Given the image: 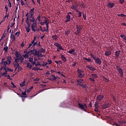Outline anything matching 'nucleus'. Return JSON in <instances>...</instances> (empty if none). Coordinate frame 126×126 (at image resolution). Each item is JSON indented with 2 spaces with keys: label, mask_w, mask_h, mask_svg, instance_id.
<instances>
[{
  "label": "nucleus",
  "mask_w": 126,
  "mask_h": 126,
  "mask_svg": "<svg viewBox=\"0 0 126 126\" xmlns=\"http://www.w3.org/2000/svg\"><path fill=\"white\" fill-rule=\"evenodd\" d=\"M37 20H35V17H30V18H26V23L28 25L29 28L31 27L32 28V31L33 32H36L38 30H37Z\"/></svg>",
  "instance_id": "obj_1"
},
{
  "label": "nucleus",
  "mask_w": 126,
  "mask_h": 126,
  "mask_svg": "<svg viewBox=\"0 0 126 126\" xmlns=\"http://www.w3.org/2000/svg\"><path fill=\"white\" fill-rule=\"evenodd\" d=\"M4 59L5 58L2 59L0 64L3 67V69L5 71V73H7L8 72H12L13 70L12 69L9 68L8 67H6V65L10 64L12 58L11 57H7V61H4Z\"/></svg>",
  "instance_id": "obj_2"
},
{
  "label": "nucleus",
  "mask_w": 126,
  "mask_h": 126,
  "mask_svg": "<svg viewBox=\"0 0 126 126\" xmlns=\"http://www.w3.org/2000/svg\"><path fill=\"white\" fill-rule=\"evenodd\" d=\"M90 56H91V58H92V59H93V60L95 61V63H96V64L101 65V63H102V61H101V59H100L98 57H96V56H94L92 54H90Z\"/></svg>",
  "instance_id": "obj_3"
},
{
  "label": "nucleus",
  "mask_w": 126,
  "mask_h": 126,
  "mask_svg": "<svg viewBox=\"0 0 126 126\" xmlns=\"http://www.w3.org/2000/svg\"><path fill=\"white\" fill-rule=\"evenodd\" d=\"M82 30H83V26L77 25V31L74 32V35H76V36L79 35L81 34Z\"/></svg>",
  "instance_id": "obj_4"
},
{
  "label": "nucleus",
  "mask_w": 126,
  "mask_h": 126,
  "mask_svg": "<svg viewBox=\"0 0 126 126\" xmlns=\"http://www.w3.org/2000/svg\"><path fill=\"white\" fill-rule=\"evenodd\" d=\"M77 72H78V78L82 79L85 76L84 70H82L80 68H77Z\"/></svg>",
  "instance_id": "obj_5"
},
{
  "label": "nucleus",
  "mask_w": 126,
  "mask_h": 126,
  "mask_svg": "<svg viewBox=\"0 0 126 126\" xmlns=\"http://www.w3.org/2000/svg\"><path fill=\"white\" fill-rule=\"evenodd\" d=\"M116 70H117V71H119V73L120 74V76L123 78L124 76V71L123 70V69H122V68L119 65H116Z\"/></svg>",
  "instance_id": "obj_6"
},
{
  "label": "nucleus",
  "mask_w": 126,
  "mask_h": 126,
  "mask_svg": "<svg viewBox=\"0 0 126 126\" xmlns=\"http://www.w3.org/2000/svg\"><path fill=\"white\" fill-rule=\"evenodd\" d=\"M79 105V108L81 109V110H83L85 111L86 109H87V107L85 103L81 104L79 103L78 104Z\"/></svg>",
  "instance_id": "obj_7"
},
{
  "label": "nucleus",
  "mask_w": 126,
  "mask_h": 126,
  "mask_svg": "<svg viewBox=\"0 0 126 126\" xmlns=\"http://www.w3.org/2000/svg\"><path fill=\"white\" fill-rule=\"evenodd\" d=\"M32 53H33V51H25L24 52V53H25V55H23V56L24 57L23 58H25L27 59L29 57V55L30 54H32Z\"/></svg>",
  "instance_id": "obj_8"
},
{
  "label": "nucleus",
  "mask_w": 126,
  "mask_h": 126,
  "mask_svg": "<svg viewBox=\"0 0 126 126\" xmlns=\"http://www.w3.org/2000/svg\"><path fill=\"white\" fill-rule=\"evenodd\" d=\"M40 31L42 32H49V26H46V28L44 27L43 29L41 28Z\"/></svg>",
  "instance_id": "obj_9"
},
{
  "label": "nucleus",
  "mask_w": 126,
  "mask_h": 126,
  "mask_svg": "<svg viewBox=\"0 0 126 126\" xmlns=\"http://www.w3.org/2000/svg\"><path fill=\"white\" fill-rule=\"evenodd\" d=\"M54 46H56L58 48H59L60 50H63V46H61V45L58 42L54 43Z\"/></svg>",
  "instance_id": "obj_10"
},
{
  "label": "nucleus",
  "mask_w": 126,
  "mask_h": 126,
  "mask_svg": "<svg viewBox=\"0 0 126 126\" xmlns=\"http://www.w3.org/2000/svg\"><path fill=\"white\" fill-rule=\"evenodd\" d=\"M36 40V37H33V39H32V40L31 42V43H30V44H29V47H28V49L31 48H32V47H33V46H32V43H33V42H35V41Z\"/></svg>",
  "instance_id": "obj_11"
},
{
  "label": "nucleus",
  "mask_w": 126,
  "mask_h": 126,
  "mask_svg": "<svg viewBox=\"0 0 126 126\" xmlns=\"http://www.w3.org/2000/svg\"><path fill=\"white\" fill-rule=\"evenodd\" d=\"M35 10V8H32L30 10V12L27 13L30 14V17H33V10Z\"/></svg>",
  "instance_id": "obj_12"
},
{
  "label": "nucleus",
  "mask_w": 126,
  "mask_h": 126,
  "mask_svg": "<svg viewBox=\"0 0 126 126\" xmlns=\"http://www.w3.org/2000/svg\"><path fill=\"white\" fill-rule=\"evenodd\" d=\"M28 61L32 63V65H36V66H38V64H36L35 62L32 61V58H29Z\"/></svg>",
  "instance_id": "obj_13"
},
{
  "label": "nucleus",
  "mask_w": 126,
  "mask_h": 126,
  "mask_svg": "<svg viewBox=\"0 0 126 126\" xmlns=\"http://www.w3.org/2000/svg\"><path fill=\"white\" fill-rule=\"evenodd\" d=\"M78 4L72 5H71V7H70V8H71V9H73L75 10L76 11H79V9H78Z\"/></svg>",
  "instance_id": "obj_14"
},
{
  "label": "nucleus",
  "mask_w": 126,
  "mask_h": 126,
  "mask_svg": "<svg viewBox=\"0 0 126 126\" xmlns=\"http://www.w3.org/2000/svg\"><path fill=\"white\" fill-rule=\"evenodd\" d=\"M115 5V3H114L113 2H108V3H107V6H108V7L109 8H113V7H114Z\"/></svg>",
  "instance_id": "obj_15"
},
{
  "label": "nucleus",
  "mask_w": 126,
  "mask_h": 126,
  "mask_svg": "<svg viewBox=\"0 0 126 126\" xmlns=\"http://www.w3.org/2000/svg\"><path fill=\"white\" fill-rule=\"evenodd\" d=\"M86 67L88 68V69H90V70L92 72H94L96 70L93 66H89V65H87L86 66Z\"/></svg>",
  "instance_id": "obj_16"
},
{
  "label": "nucleus",
  "mask_w": 126,
  "mask_h": 126,
  "mask_svg": "<svg viewBox=\"0 0 126 126\" xmlns=\"http://www.w3.org/2000/svg\"><path fill=\"white\" fill-rule=\"evenodd\" d=\"M110 103L108 102L106 104L103 105V106L102 107V109H105L109 108L110 107Z\"/></svg>",
  "instance_id": "obj_17"
},
{
  "label": "nucleus",
  "mask_w": 126,
  "mask_h": 126,
  "mask_svg": "<svg viewBox=\"0 0 126 126\" xmlns=\"http://www.w3.org/2000/svg\"><path fill=\"white\" fill-rule=\"evenodd\" d=\"M15 61H20V62H21V63H23L24 62V57H19V58H16V59H15Z\"/></svg>",
  "instance_id": "obj_18"
},
{
  "label": "nucleus",
  "mask_w": 126,
  "mask_h": 126,
  "mask_svg": "<svg viewBox=\"0 0 126 126\" xmlns=\"http://www.w3.org/2000/svg\"><path fill=\"white\" fill-rule=\"evenodd\" d=\"M103 98H104V96L102 95H99L96 97L97 100L99 101H101Z\"/></svg>",
  "instance_id": "obj_19"
},
{
  "label": "nucleus",
  "mask_w": 126,
  "mask_h": 126,
  "mask_svg": "<svg viewBox=\"0 0 126 126\" xmlns=\"http://www.w3.org/2000/svg\"><path fill=\"white\" fill-rule=\"evenodd\" d=\"M115 58L116 59H118L119 57L121 55V51H115Z\"/></svg>",
  "instance_id": "obj_20"
},
{
  "label": "nucleus",
  "mask_w": 126,
  "mask_h": 126,
  "mask_svg": "<svg viewBox=\"0 0 126 126\" xmlns=\"http://www.w3.org/2000/svg\"><path fill=\"white\" fill-rule=\"evenodd\" d=\"M31 51H32V54L33 55H37V54H42V53H40L39 52H38L37 51V50L36 49H33L32 50H31Z\"/></svg>",
  "instance_id": "obj_21"
},
{
  "label": "nucleus",
  "mask_w": 126,
  "mask_h": 126,
  "mask_svg": "<svg viewBox=\"0 0 126 126\" xmlns=\"http://www.w3.org/2000/svg\"><path fill=\"white\" fill-rule=\"evenodd\" d=\"M76 12H78V17L79 18L82 17V15H83V14H85L84 13L80 11H76Z\"/></svg>",
  "instance_id": "obj_22"
},
{
  "label": "nucleus",
  "mask_w": 126,
  "mask_h": 126,
  "mask_svg": "<svg viewBox=\"0 0 126 126\" xmlns=\"http://www.w3.org/2000/svg\"><path fill=\"white\" fill-rule=\"evenodd\" d=\"M60 57L61 58V60H62V61L64 62H66V58H65V57H64V55H60Z\"/></svg>",
  "instance_id": "obj_23"
},
{
  "label": "nucleus",
  "mask_w": 126,
  "mask_h": 126,
  "mask_svg": "<svg viewBox=\"0 0 126 126\" xmlns=\"http://www.w3.org/2000/svg\"><path fill=\"white\" fill-rule=\"evenodd\" d=\"M83 59L85 61H87L88 62H93V60L90 59V58H87L83 57Z\"/></svg>",
  "instance_id": "obj_24"
},
{
  "label": "nucleus",
  "mask_w": 126,
  "mask_h": 126,
  "mask_svg": "<svg viewBox=\"0 0 126 126\" xmlns=\"http://www.w3.org/2000/svg\"><path fill=\"white\" fill-rule=\"evenodd\" d=\"M15 57H16V58H19L20 57H23V56H21V55L16 51L15 52Z\"/></svg>",
  "instance_id": "obj_25"
},
{
  "label": "nucleus",
  "mask_w": 126,
  "mask_h": 126,
  "mask_svg": "<svg viewBox=\"0 0 126 126\" xmlns=\"http://www.w3.org/2000/svg\"><path fill=\"white\" fill-rule=\"evenodd\" d=\"M51 76L53 78L50 79V81L53 82L54 81H56V79H57V78H56V77L55 76H54V75H51Z\"/></svg>",
  "instance_id": "obj_26"
},
{
  "label": "nucleus",
  "mask_w": 126,
  "mask_h": 126,
  "mask_svg": "<svg viewBox=\"0 0 126 126\" xmlns=\"http://www.w3.org/2000/svg\"><path fill=\"white\" fill-rule=\"evenodd\" d=\"M111 55V52L109 51H105V53L104 54V55L106 56H110Z\"/></svg>",
  "instance_id": "obj_27"
},
{
  "label": "nucleus",
  "mask_w": 126,
  "mask_h": 126,
  "mask_svg": "<svg viewBox=\"0 0 126 126\" xmlns=\"http://www.w3.org/2000/svg\"><path fill=\"white\" fill-rule=\"evenodd\" d=\"M13 67L15 69V70H16V68L18 67H21L19 66V63H13Z\"/></svg>",
  "instance_id": "obj_28"
},
{
  "label": "nucleus",
  "mask_w": 126,
  "mask_h": 126,
  "mask_svg": "<svg viewBox=\"0 0 126 126\" xmlns=\"http://www.w3.org/2000/svg\"><path fill=\"white\" fill-rule=\"evenodd\" d=\"M42 23H45L46 26H49V20H44V21L42 22Z\"/></svg>",
  "instance_id": "obj_29"
},
{
  "label": "nucleus",
  "mask_w": 126,
  "mask_h": 126,
  "mask_svg": "<svg viewBox=\"0 0 126 126\" xmlns=\"http://www.w3.org/2000/svg\"><path fill=\"white\" fill-rule=\"evenodd\" d=\"M33 56H37V57L39 58H43L45 57V55H43L42 54H33Z\"/></svg>",
  "instance_id": "obj_30"
},
{
  "label": "nucleus",
  "mask_w": 126,
  "mask_h": 126,
  "mask_svg": "<svg viewBox=\"0 0 126 126\" xmlns=\"http://www.w3.org/2000/svg\"><path fill=\"white\" fill-rule=\"evenodd\" d=\"M19 86H21V87H24L26 86V81H23V83L19 84Z\"/></svg>",
  "instance_id": "obj_31"
},
{
  "label": "nucleus",
  "mask_w": 126,
  "mask_h": 126,
  "mask_svg": "<svg viewBox=\"0 0 126 126\" xmlns=\"http://www.w3.org/2000/svg\"><path fill=\"white\" fill-rule=\"evenodd\" d=\"M77 82H78V84L80 83H84V80L83 79H77Z\"/></svg>",
  "instance_id": "obj_32"
},
{
  "label": "nucleus",
  "mask_w": 126,
  "mask_h": 126,
  "mask_svg": "<svg viewBox=\"0 0 126 126\" xmlns=\"http://www.w3.org/2000/svg\"><path fill=\"white\" fill-rule=\"evenodd\" d=\"M52 39H53V40H57V38H58V36H57V35L55 34L54 35H52Z\"/></svg>",
  "instance_id": "obj_33"
},
{
  "label": "nucleus",
  "mask_w": 126,
  "mask_h": 126,
  "mask_svg": "<svg viewBox=\"0 0 126 126\" xmlns=\"http://www.w3.org/2000/svg\"><path fill=\"white\" fill-rule=\"evenodd\" d=\"M37 52H40V53H45V49H43V48H41Z\"/></svg>",
  "instance_id": "obj_34"
},
{
  "label": "nucleus",
  "mask_w": 126,
  "mask_h": 126,
  "mask_svg": "<svg viewBox=\"0 0 126 126\" xmlns=\"http://www.w3.org/2000/svg\"><path fill=\"white\" fill-rule=\"evenodd\" d=\"M34 20H38V21H39V22H41V16L40 15H38L37 18L34 19Z\"/></svg>",
  "instance_id": "obj_35"
},
{
  "label": "nucleus",
  "mask_w": 126,
  "mask_h": 126,
  "mask_svg": "<svg viewBox=\"0 0 126 126\" xmlns=\"http://www.w3.org/2000/svg\"><path fill=\"white\" fill-rule=\"evenodd\" d=\"M121 38H123L124 40H126V36L125 34H121L120 35Z\"/></svg>",
  "instance_id": "obj_36"
},
{
  "label": "nucleus",
  "mask_w": 126,
  "mask_h": 126,
  "mask_svg": "<svg viewBox=\"0 0 126 126\" xmlns=\"http://www.w3.org/2000/svg\"><path fill=\"white\" fill-rule=\"evenodd\" d=\"M78 85L81 86V87H82V88H83L84 89L86 88V84L84 85L83 84L79 83V84H78Z\"/></svg>",
  "instance_id": "obj_37"
},
{
  "label": "nucleus",
  "mask_w": 126,
  "mask_h": 126,
  "mask_svg": "<svg viewBox=\"0 0 126 126\" xmlns=\"http://www.w3.org/2000/svg\"><path fill=\"white\" fill-rule=\"evenodd\" d=\"M91 76L94 79L98 78V76L96 74H92Z\"/></svg>",
  "instance_id": "obj_38"
},
{
  "label": "nucleus",
  "mask_w": 126,
  "mask_h": 126,
  "mask_svg": "<svg viewBox=\"0 0 126 126\" xmlns=\"http://www.w3.org/2000/svg\"><path fill=\"white\" fill-rule=\"evenodd\" d=\"M119 123L122 125H124L125 124H126V121H119Z\"/></svg>",
  "instance_id": "obj_39"
},
{
  "label": "nucleus",
  "mask_w": 126,
  "mask_h": 126,
  "mask_svg": "<svg viewBox=\"0 0 126 126\" xmlns=\"http://www.w3.org/2000/svg\"><path fill=\"white\" fill-rule=\"evenodd\" d=\"M117 15L118 17H126V15L124 14H117Z\"/></svg>",
  "instance_id": "obj_40"
},
{
  "label": "nucleus",
  "mask_w": 126,
  "mask_h": 126,
  "mask_svg": "<svg viewBox=\"0 0 126 126\" xmlns=\"http://www.w3.org/2000/svg\"><path fill=\"white\" fill-rule=\"evenodd\" d=\"M11 37H12V40H13V41H15V36L12 35V33L10 34V38H11Z\"/></svg>",
  "instance_id": "obj_41"
},
{
  "label": "nucleus",
  "mask_w": 126,
  "mask_h": 126,
  "mask_svg": "<svg viewBox=\"0 0 126 126\" xmlns=\"http://www.w3.org/2000/svg\"><path fill=\"white\" fill-rule=\"evenodd\" d=\"M32 69V70L33 71H38L39 70V68H38L37 67H32V68H31Z\"/></svg>",
  "instance_id": "obj_42"
},
{
  "label": "nucleus",
  "mask_w": 126,
  "mask_h": 126,
  "mask_svg": "<svg viewBox=\"0 0 126 126\" xmlns=\"http://www.w3.org/2000/svg\"><path fill=\"white\" fill-rule=\"evenodd\" d=\"M74 51L75 50L74 49H71V50H69V51H68V53L69 54H72L73 53H75Z\"/></svg>",
  "instance_id": "obj_43"
},
{
  "label": "nucleus",
  "mask_w": 126,
  "mask_h": 126,
  "mask_svg": "<svg viewBox=\"0 0 126 126\" xmlns=\"http://www.w3.org/2000/svg\"><path fill=\"white\" fill-rule=\"evenodd\" d=\"M89 80H90V81H92V83H94L95 82V79L94 78H89Z\"/></svg>",
  "instance_id": "obj_44"
},
{
  "label": "nucleus",
  "mask_w": 126,
  "mask_h": 126,
  "mask_svg": "<svg viewBox=\"0 0 126 126\" xmlns=\"http://www.w3.org/2000/svg\"><path fill=\"white\" fill-rule=\"evenodd\" d=\"M27 92L26 91L22 92V94H21V96H25L27 95Z\"/></svg>",
  "instance_id": "obj_45"
},
{
  "label": "nucleus",
  "mask_w": 126,
  "mask_h": 126,
  "mask_svg": "<svg viewBox=\"0 0 126 126\" xmlns=\"http://www.w3.org/2000/svg\"><path fill=\"white\" fill-rule=\"evenodd\" d=\"M38 42H35V41L34 42H33V43H32V47H35V46H37V45H38Z\"/></svg>",
  "instance_id": "obj_46"
},
{
  "label": "nucleus",
  "mask_w": 126,
  "mask_h": 126,
  "mask_svg": "<svg viewBox=\"0 0 126 126\" xmlns=\"http://www.w3.org/2000/svg\"><path fill=\"white\" fill-rule=\"evenodd\" d=\"M8 49V47L6 46L3 48V50L5 51V52H7V50Z\"/></svg>",
  "instance_id": "obj_47"
},
{
  "label": "nucleus",
  "mask_w": 126,
  "mask_h": 126,
  "mask_svg": "<svg viewBox=\"0 0 126 126\" xmlns=\"http://www.w3.org/2000/svg\"><path fill=\"white\" fill-rule=\"evenodd\" d=\"M2 76L4 77H7V76H8V75H7V72H4L2 73Z\"/></svg>",
  "instance_id": "obj_48"
},
{
  "label": "nucleus",
  "mask_w": 126,
  "mask_h": 126,
  "mask_svg": "<svg viewBox=\"0 0 126 126\" xmlns=\"http://www.w3.org/2000/svg\"><path fill=\"white\" fill-rule=\"evenodd\" d=\"M16 70H17V72H19V71H21V70H23V68L21 67H17V68H16Z\"/></svg>",
  "instance_id": "obj_49"
},
{
  "label": "nucleus",
  "mask_w": 126,
  "mask_h": 126,
  "mask_svg": "<svg viewBox=\"0 0 126 126\" xmlns=\"http://www.w3.org/2000/svg\"><path fill=\"white\" fill-rule=\"evenodd\" d=\"M70 32V31L67 30L65 31V34H66V36H68L69 35V33Z\"/></svg>",
  "instance_id": "obj_50"
},
{
  "label": "nucleus",
  "mask_w": 126,
  "mask_h": 126,
  "mask_svg": "<svg viewBox=\"0 0 126 126\" xmlns=\"http://www.w3.org/2000/svg\"><path fill=\"white\" fill-rule=\"evenodd\" d=\"M98 102H95V105H94V106H95V109H98Z\"/></svg>",
  "instance_id": "obj_51"
},
{
  "label": "nucleus",
  "mask_w": 126,
  "mask_h": 126,
  "mask_svg": "<svg viewBox=\"0 0 126 126\" xmlns=\"http://www.w3.org/2000/svg\"><path fill=\"white\" fill-rule=\"evenodd\" d=\"M81 6L82 7V8H86V4L83 3H82L81 4Z\"/></svg>",
  "instance_id": "obj_52"
},
{
  "label": "nucleus",
  "mask_w": 126,
  "mask_h": 126,
  "mask_svg": "<svg viewBox=\"0 0 126 126\" xmlns=\"http://www.w3.org/2000/svg\"><path fill=\"white\" fill-rule=\"evenodd\" d=\"M47 63L49 64H51V63H52V61L51 60L48 59V61H47Z\"/></svg>",
  "instance_id": "obj_53"
},
{
  "label": "nucleus",
  "mask_w": 126,
  "mask_h": 126,
  "mask_svg": "<svg viewBox=\"0 0 126 126\" xmlns=\"http://www.w3.org/2000/svg\"><path fill=\"white\" fill-rule=\"evenodd\" d=\"M48 64H49V63H43V64H42V66L43 67H45V66H46Z\"/></svg>",
  "instance_id": "obj_54"
},
{
  "label": "nucleus",
  "mask_w": 126,
  "mask_h": 126,
  "mask_svg": "<svg viewBox=\"0 0 126 126\" xmlns=\"http://www.w3.org/2000/svg\"><path fill=\"white\" fill-rule=\"evenodd\" d=\"M26 31L28 33L30 32V27H26Z\"/></svg>",
  "instance_id": "obj_55"
},
{
  "label": "nucleus",
  "mask_w": 126,
  "mask_h": 126,
  "mask_svg": "<svg viewBox=\"0 0 126 126\" xmlns=\"http://www.w3.org/2000/svg\"><path fill=\"white\" fill-rule=\"evenodd\" d=\"M39 81H40V79L38 78L33 79V82H38Z\"/></svg>",
  "instance_id": "obj_56"
},
{
  "label": "nucleus",
  "mask_w": 126,
  "mask_h": 126,
  "mask_svg": "<svg viewBox=\"0 0 126 126\" xmlns=\"http://www.w3.org/2000/svg\"><path fill=\"white\" fill-rule=\"evenodd\" d=\"M119 2H120V3L123 4L125 2V0H119Z\"/></svg>",
  "instance_id": "obj_57"
},
{
  "label": "nucleus",
  "mask_w": 126,
  "mask_h": 126,
  "mask_svg": "<svg viewBox=\"0 0 126 126\" xmlns=\"http://www.w3.org/2000/svg\"><path fill=\"white\" fill-rule=\"evenodd\" d=\"M43 91H44V89L39 90V91L37 92V94H36V95H37L38 94H40L41 92H42Z\"/></svg>",
  "instance_id": "obj_58"
},
{
  "label": "nucleus",
  "mask_w": 126,
  "mask_h": 126,
  "mask_svg": "<svg viewBox=\"0 0 126 126\" xmlns=\"http://www.w3.org/2000/svg\"><path fill=\"white\" fill-rule=\"evenodd\" d=\"M65 18L66 19H70V16L69 15H67Z\"/></svg>",
  "instance_id": "obj_59"
},
{
  "label": "nucleus",
  "mask_w": 126,
  "mask_h": 126,
  "mask_svg": "<svg viewBox=\"0 0 126 126\" xmlns=\"http://www.w3.org/2000/svg\"><path fill=\"white\" fill-rule=\"evenodd\" d=\"M104 81H105V82H109V80L106 78H104Z\"/></svg>",
  "instance_id": "obj_60"
},
{
  "label": "nucleus",
  "mask_w": 126,
  "mask_h": 126,
  "mask_svg": "<svg viewBox=\"0 0 126 126\" xmlns=\"http://www.w3.org/2000/svg\"><path fill=\"white\" fill-rule=\"evenodd\" d=\"M86 14L83 13V18H84V20H86Z\"/></svg>",
  "instance_id": "obj_61"
},
{
  "label": "nucleus",
  "mask_w": 126,
  "mask_h": 126,
  "mask_svg": "<svg viewBox=\"0 0 126 126\" xmlns=\"http://www.w3.org/2000/svg\"><path fill=\"white\" fill-rule=\"evenodd\" d=\"M74 102V99L72 98H71V100H70V103L73 104Z\"/></svg>",
  "instance_id": "obj_62"
},
{
  "label": "nucleus",
  "mask_w": 126,
  "mask_h": 126,
  "mask_svg": "<svg viewBox=\"0 0 126 126\" xmlns=\"http://www.w3.org/2000/svg\"><path fill=\"white\" fill-rule=\"evenodd\" d=\"M19 32H15V34H14V35L15 36H19Z\"/></svg>",
  "instance_id": "obj_63"
},
{
  "label": "nucleus",
  "mask_w": 126,
  "mask_h": 126,
  "mask_svg": "<svg viewBox=\"0 0 126 126\" xmlns=\"http://www.w3.org/2000/svg\"><path fill=\"white\" fill-rule=\"evenodd\" d=\"M26 17H27V18H30V14L29 13L26 14Z\"/></svg>",
  "instance_id": "obj_64"
}]
</instances>
